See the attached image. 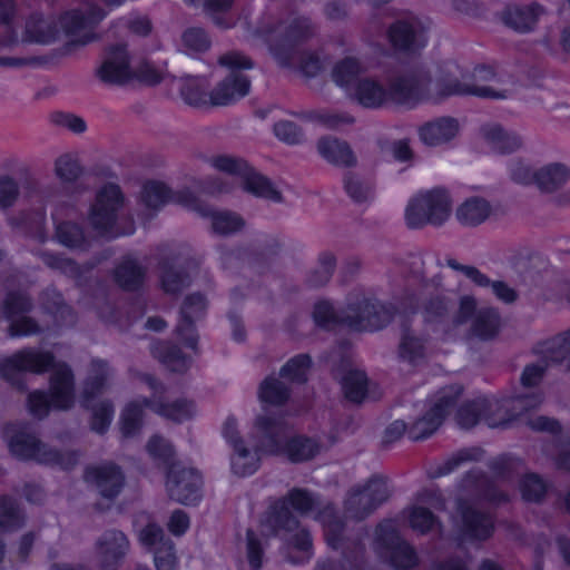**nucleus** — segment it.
<instances>
[{"label":"nucleus","mask_w":570,"mask_h":570,"mask_svg":"<svg viewBox=\"0 0 570 570\" xmlns=\"http://www.w3.org/2000/svg\"><path fill=\"white\" fill-rule=\"evenodd\" d=\"M458 75L459 67L451 63L434 79L424 71L395 77L389 85L376 78L363 77L347 98L366 109L387 106L414 108L425 102L439 104L454 95L505 99L512 92L510 80L489 67L475 68L469 82L459 81Z\"/></svg>","instance_id":"f257e3e1"},{"label":"nucleus","mask_w":570,"mask_h":570,"mask_svg":"<svg viewBox=\"0 0 570 570\" xmlns=\"http://www.w3.org/2000/svg\"><path fill=\"white\" fill-rule=\"evenodd\" d=\"M51 370L49 396L42 391L29 395L28 406L32 415L43 417L51 407L70 409L75 403L73 375L65 363L55 362L49 352L38 348H27L3 358L0 372L9 381L21 372L43 373Z\"/></svg>","instance_id":"f03ea898"},{"label":"nucleus","mask_w":570,"mask_h":570,"mask_svg":"<svg viewBox=\"0 0 570 570\" xmlns=\"http://www.w3.org/2000/svg\"><path fill=\"white\" fill-rule=\"evenodd\" d=\"M219 65L228 70V73L219 81L210 92L193 94L189 89L202 86V81L191 79L186 83L184 101L190 106H229L248 95L250 82L239 70L250 69L253 62L243 53L233 51L219 58Z\"/></svg>","instance_id":"7ed1b4c3"},{"label":"nucleus","mask_w":570,"mask_h":570,"mask_svg":"<svg viewBox=\"0 0 570 570\" xmlns=\"http://www.w3.org/2000/svg\"><path fill=\"white\" fill-rule=\"evenodd\" d=\"M313 320L317 326L324 328L345 323L354 331H376L390 322L391 313L376 299L362 296L350 303L342 316L330 302L320 301L314 306Z\"/></svg>","instance_id":"20e7f679"},{"label":"nucleus","mask_w":570,"mask_h":570,"mask_svg":"<svg viewBox=\"0 0 570 570\" xmlns=\"http://www.w3.org/2000/svg\"><path fill=\"white\" fill-rule=\"evenodd\" d=\"M542 402L538 393L530 395H520L512 400H497L494 397H481L476 401L462 404L456 412V421L462 428H472L480 420L490 428H498L510 423L514 415L509 413V409L530 410Z\"/></svg>","instance_id":"39448f33"},{"label":"nucleus","mask_w":570,"mask_h":570,"mask_svg":"<svg viewBox=\"0 0 570 570\" xmlns=\"http://www.w3.org/2000/svg\"><path fill=\"white\" fill-rule=\"evenodd\" d=\"M254 431L262 435V451L269 455H284L292 462H302L314 458L320 445L304 436H287V429L282 421L267 414L254 419Z\"/></svg>","instance_id":"423d86ee"},{"label":"nucleus","mask_w":570,"mask_h":570,"mask_svg":"<svg viewBox=\"0 0 570 570\" xmlns=\"http://www.w3.org/2000/svg\"><path fill=\"white\" fill-rule=\"evenodd\" d=\"M110 377L111 372L105 362L92 361L79 400L83 407L91 411L90 424L97 433H104L114 417L111 404L100 400Z\"/></svg>","instance_id":"0eeeda50"},{"label":"nucleus","mask_w":570,"mask_h":570,"mask_svg":"<svg viewBox=\"0 0 570 570\" xmlns=\"http://www.w3.org/2000/svg\"><path fill=\"white\" fill-rule=\"evenodd\" d=\"M4 435L11 453L20 459H32L63 470L71 469L78 462L76 452L70 450L60 452L40 443L35 435L26 431H17L10 426L6 429Z\"/></svg>","instance_id":"6e6552de"},{"label":"nucleus","mask_w":570,"mask_h":570,"mask_svg":"<svg viewBox=\"0 0 570 570\" xmlns=\"http://www.w3.org/2000/svg\"><path fill=\"white\" fill-rule=\"evenodd\" d=\"M210 166L225 173L243 185L244 189L257 197L273 202H279V190L263 175L255 171L248 164L230 155L214 156L209 160Z\"/></svg>","instance_id":"1a4fd4ad"},{"label":"nucleus","mask_w":570,"mask_h":570,"mask_svg":"<svg viewBox=\"0 0 570 570\" xmlns=\"http://www.w3.org/2000/svg\"><path fill=\"white\" fill-rule=\"evenodd\" d=\"M452 212L450 195L443 189H432L413 197L405 209V222L411 228L426 224L440 226Z\"/></svg>","instance_id":"9d476101"},{"label":"nucleus","mask_w":570,"mask_h":570,"mask_svg":"<svg viewBox=\"0 0 570 570\" xmlns=\"http://www.w3.org/2000/svg\"><path fill=\"white\" fill-rule=\"evenodd\" d=\"M222 434L225 441L233 448L230 458L233 472L240 476L250 475L256 472L261 454L266 453L262 451L263 438L254 431V423L248 434L249 441L255 444L254 451L247 449L244 440L240 438L238 420L235 416L226 417L222 426Z\"/></svg>","instance_id":"9b49d317"},{"label":"nucleus","mask_w":570,"mask_h":570,"mask_svg":"<svg viewBox=\"0 0 570 570\" xmlns=\"http://www.w3.org/2000/svg\"><path fill=\"white\" fill-rule=\"evenodd\" d=\"M124 203L125 198L118 185L111 183L104 185L90 206L88 224L101 236L121 235L122 233L116 228V223Z\"/></svg>","instance_id":"f8f14e48"},{"label":"nucleus","mask_w":570,"mask_h":570,"mask_svg":"<svg viewBox=\"0 0 570 570\" xmlns=\"http://www.w3.org/2000/svg\"><path fill=\"white\" fill-rule=\"evenodd\" d=\"M461 392L460 385H451L442 389L433 399L422 404L417 417L410 423L409 436L420 440L433 434L454 406Z\"/></svg>","instance_id":"ddd939ff"},{"label":"nucleus","mask_w":570,"mask_h":570,"mask_svg":"<svg viewBox=\"0 0 570 570\" xmlns=\"http://www.w3.org/2000/svg\"><path fill=\"white\" fill-rule=\"evenodd\" d=\"M165 485L170 499L178 503L195 504L202 498L203 479L194 468L179 463L171 465Z\"/></svg>","instance_id":"4468645a"},{"label":"nucleus","mask_w":570,"mask_h":570,"mask_svg":"<svg viewBox=\"0 0 570 570\" xmlns=\"http://www.w3.org/2000/svg\"><path fill=\"white\" fill-rule=\"evenodd\" d=\"M390 494L386 480L373 478L365 485L354 488L346 501V513L353 518H364L383 503Z\"/></svg>","instance_id":"2eb2a0df"},{"label":"nucleus","mask_w":570,"mask_h":570,"mask_svg":"<svg viewBox=\"0 0 570 570\" xmlns=\"http://www.w3.org/2000/svg\"><path fill=\"white\" fill-rule=\"evenodd\" d=\"M135 62L136 56H131L126 47L118 46L106 53L97 75L104 82L125 85L135 78Z\"/></svg>","instance_id":"dca6fc26"},{"label":"nucleus","mask_w":570,"mask_h":570,"mask_svg":"<svg viewBox=\"0 0 570 570\" xmlns=\"http://www.w3.org/2000/svg\"><path fill=\"white\" fill-rule=\"evenodd\" d=\"M106 12L89 2L82 4L81 9L67 12L61 18V27L72 38V42L77 45H86L92 40L91 28L99 22Z\"/></svg>","instance_id":"f3484780"},{"label":"nucleus","mask_w":570,"mask_h":570,"mask_svg":"<svg viewBox=\"0 0 570 570\" xmlns=\"http://www.w3.org/2000/svg\"><path fill=\"white\" fill-rule=\"evenodd\" d=\"M429 29L428 20L410 17L399 20L390 27L389 40L399 50H412L426 43Z\"/></svg>","instance_id":"a211bd4d"},{"label":"nucleus","mask_w":570,"mask_h":570,"mask_svg":"<svg viewBox=\"0 0 570 570\" xmlns=\"http://www.w3.org/2000/svg\"><path fill=\"white\" fill-rule=\"evenodd\" d=\"M453 523L462 539H485L491 534L493 528L492 519L469 502L458 504Z\"/></svg>","instance_id":"6ab92c4d"},{"label":"nucleus","mask_w":570,"mask_h":570,"mask_svg":"<svg viewBox=\"0 0 570 570\" xmlns=\"http://www.w3.org/2000/svg\"><path fill=\"white\" fill-rule=\"evenodd\" d=\"M146 383L153 391V396L150 400H144V405L150 407L155 413L176 422H183L196 415L197 410L194 402L184 399L170 403L164 402L163 386L150 376H146Z\"/></svg>","instance_id":"aec40b11"},{"label":"nucleus","mask_w":570,"mask_h":570,"mask_svg":"<svg viewBox=\"0 0 570 570\" xmlns=\"http://www.w3.org/2000/svg\"><path fill=\"white\" fill-rule=\"evenodd\" d=\"M139 541L147 548L154 549V562L157 570H175L176 556L174 544L165 539L163 529L155 523H147L139 530Z\"/></svg>","instance_id":"412c9836"},{"label":"nucleus","mask_w":570,"mask_h":570,"mask_svg":"<svg viewBox=\"0 0 570 570\" xmlns=\"http://www.w3.org/2000/svg\"><path fill=\"white\" fill-rule=\"evenodd\" d=\"M207 308V299L200 294H193L185 298L180 320L177 326V337L185 342V347L196 352L197 335L193 323L200 318Z\"/></svg>","instance_id":"4be33fe9"},{"label":"nucleus","mask_w":570,"mask_h":570,"mask_svg":"<svg viewBox=\"0 0 570 570\" xmlns=\"http://www.w3.org/2000/svg\"><path fill=\"white\" fill-rule=\"evenodd\" d=\"M174 200L184 205L185 207L198 210L204 216L210 217L212 228L215 233L220 235H228L238 232L244 226V220L235 213L227 210L205 212L202 210L197 204L195 196L185 190L174 195Z\"/></svg>","instance_id":"5701e85b"},{"label":"nucleus","mask_w":570,"mask_h":570,"mask_svg":"<svg viewBox=\"0 0 570 570\" xmlns=\"http://www.w3.org/2000/svg\"><path fill=\"white\" fill-rule=\"evenodd\" d=\"M380 540H382L387 550L390 551V559L393 567L397 570H409L413 568L416 562V556L413 549L400 539L394 531L392 522L380 524L377 529Z\"/></svg>","instance_id":"b1692460"},{"label":"nucleus","mask_w":570,"mask_h":570,"mask_svg":"<svg viewBox=\"0 0 570 570\" xmlns=\"http://www.w3.org/2000/svg\"><path fill=\"white\" fill-rule=\"evenodd\" d=\"M273 521L276 523V533L279 534L284 531L283 538L288 541L289 549L297 550L302 553L299 558H293L289 556L292 562H301L311 557V538L309 534L304 530L299 529L295 518H293L288 511L278 512L274 517Z\"/></svg>","instance_id":"393cba45"},{"label":"nucleus","mask_w":570,"mask_h":570,"mask_svg":"<svg viewBox=\"0 0 570 570\" xmlns=\"http://www.w3.org/2000/svg\"><path fill=\"white\" fill-rule=\"evenodd\" d=\"M481 138L484 146L497 155L512 154L523 146V139L518 132L495 122L482 126Z\"/></svg>","instance_id":"a878e982"},{"label":"nucleus","mask_w":570,"mask_h":570,"mask_svg":"<svg viewBox=\"0 0 570 570\" xmlns=\"http://www.w3.org/2000/svg\"><path fill=\"white\" fill-rule=\"evenodd\" d=\"M29 307L30 302L22 294L11 293L4 299L2 313L10 323L11 335H30L37 332L33 321L23 315Z\"/></svg>","instance_id":"bb28decb"},{"label":"nucleus","mask_w":570,"mask_h":570,"mask_svg":"<svg viewBox=\"0 0 570 570\" xmlns=\"http://www.w3.org/2000/svg\"><path fill=\"white\" fill-rule=\"evenodd\" d=\"M278 35V30L268 29L258 30L255 36L258 39H262L263 42L269 45L272 53L279 61V63L289 66L293 65L296 60H298L299 70L303 72V75H305L306 77L316 76L322 69V62L320 58L313 53L298 55L297 52H291L288 56H283L281 50H278L276 47L272 45V42L277 39Z\"/></svg>","instance_id":"cd10ccee"},{"label":"nucleus","mask_w":570,"mask_h":570,"mask_svg":"<svg viewBox=\"0 0 570 570\" xmlns=\"http://www.w3.org/2000/svg\"><path fill=\"white\" fill-rule=\"evenodd\" d=\"M425 505L439 510L443 505L440 493L435 491H426L422 493L420 495V503L414 504L406 511V518L410 527L421 533L430 531L435 524V518Z\"/></svg>","instance_id":"c85d7f7f"},{"label":"nucleus","mask_w":570,"mask_h":570,"mask_svg":"<svg viewBox=\"0 0 570 570\" xmlns=\"http://www.w3.org/2000/svg\"><path fill=\"white\" fill-rule=\"evenodd\" d=\"M460 131V125L452 117H440L425 122L419 129V136L423 144L438 147L453 140Z\"/></svg>","instance_id":"c756f323"},{"label":"nucleus","mask_w":570,"mask_h":570,"mask_svg":"<svg viewBox=\"0 0 570 570\" xmlns=\"http://www.w3.org/2000/svg\"><path fill=\"white\" fill-rule=\"evenodd\" d=\"M85 479L94 484L106 498L117 495L122 487L124 478L119 469L114 464H102L87 469Z\"/></svg>","instance_id":"7c9ffc66"},{"label":"nucleus","mask_w":570,"mask_h":570,"mask_svg":"<svg viewBox=\"0 0 570 570\" xmlns=\"http://www.w3.org/2000/svg\"><path fill=\"white\" fill-rule=\"evenodd\" d=\"M365 71L366 68L358 58L347 56L334 63L331 79L347 97Z\"/></svg>","instance_id":"2f4dec72"},{"label":"nucleus","mask_w":570,"mask_h":570,"mask_svg":"<svg viewBox=\"0 0 570 570\" xmlns=\"http://www.w3.org/2000/svg\"><path fill=\"white\" fill-rule=\"evenodd\" d=\"M540 14L541 10L537 4H509L501 12V20L518 32H528L534 28Z\"/></svg>","instance_id":"473e14b6"},{"label":"nucleus","mask_w":570,"mask_h":570,"mask_svg":"<svg viewBox=\"0 0 570 570\" xmlns=\"http://www.w3.org/2000/svg\"><path fill=\"white\" fill-rule=\"evenodd\" d=\"M493 213L492 205L482 197H469L459 205L456 219L464 226H478L484 223Z\"/></svg>","instance_id":"72a5a7b5"},{"label":"nucleus","mask_w":570,"mask_h":570,"mask_svg":"<svg viewBox=\"0 0 570 570\" xmlns=\"http://www.w3.org/2000/svg\"><path fill=\"white\" fill-rule=\"evenodd\" d=\"M570 178V169L561 163H550L535 171L534 185L543 193H553L561 188Z\"/></svg>","instance_id":"f704fd0d"},{"label":"nucleus","mask_w":570,"mask_h":570,"mask_svg":"<svg viewBox=\"0 0 570 570\" xmlns=\"http://www.w3.org/2000/svg\"><path fill=\"white\" fill-rule=\"evenodd\" d=\"M448 266L454 271H460L469 279L479 286H491L493 294L505 303H511L515 299L517 294L513 288L509 287L502 282H490L483 274L472 266H464L454 259L448 261Z\"/></svg>","instance_id":"c9c22d12"},{"label":"nucleus","mask_w":570,"mask_h":570,"mask_svg":"<svg viewBox=\"0 0 570 570\" xmlns=\"http://www.w3.org/2000/svg\"><path fill=\"white\" fill-rule=\"evenodd\" d=\"M257 397L263 410L278 407L289 399V390L275 376H267L258 386Z\"/></svg>","instance_id":"e433bc0d"},{"label":"nucleus","mask_w":570,"mask_h":570,"mask_svg":"<svg viewBox=\"0 0 570 570\" xmlns=\"http://www.w3.org/2000/svg\"><path fill=\"white\" fill-rule=\"evenodd\" d=\"M430 351L426 340L412 330H406L400 343V357L411 364L424 360Z\"/></svg>","instance_id":"4c0bfd02"},{"label":"nucleus","mask_w":570,"mask_h":570,"mask_svg":"<svg viewBox=\"0 0 570 570\" xmlns=\"http://www.w3.org/2000/svg\"><path fill=\"white\" fill-rule=\"evenodd\" d=\"M128 550V541L124 533L110 531L98 541L97 551L105 562H112L121 558Z\"/></svg>","instance_id":"58836bf2"},{"label":"nucleus","mask_w":570,"mask_h":570,"mask_svg":"<svg viewBox=\"0 0 570 570\" xmlns=\"http://www.w3.org/2000/svg\"><path fill=\"white\" fill-rule=\"evenodd\" d=\"M317 149L323 158L335 165L347 166L354 161V156L350 147L335 138L321 139Z\"/></svg>","instance_id":"ea45409f"},{"label":"nucleus","mask_w":570,"mask_h":570,"mask_svg":"<svg viewBox=\"0 0 570 570\" xmlns=\"http://www.w3.org/2000/svg\"><path fill=\"white\" fill-rule=\"evenodd\" d=\"M153 353L173 372L185 371L188 368L191 360L190 353L183 354L179 348H168L163 344L155 346Z\"/></svg>","instance_id":"a19ab883"},{"label":"nucleus","mask_w":570,"mask_h":570,"mask_svg":"<svg viewBox=\"0 0 570 570\" xmlns=\"http://www.w3.org/2000/svg\"><path fill=\"white\" fill-rule=\"evenodd\" d=\"M312 360L307 354H299L289 358L281 368V377L291 382L303 383L307 380Z\"/></svg>","instance_id":"79ce46f5"},{"label":"nucleus","mask_w":570,"mask_h":570,"mask_svg":"<svg viewBox=\"0 0 570 570\" xmlns=\"http://www.w3.org/2000/svg\"><path fill=\"white\" fill-rule=\"evenodd\" d=\"M500 327V317L492 308H480L473 318V331L482 338L493 336Z\"/></svg>","instance_id":"37998d69"},{"label":"nucleus","mask_w":570,"mask_h":570,"mask_svg":"<svg viewBox=\"0 0 570 570\" xmlns=\"http://www.w3.org/2000/svg\"><path fill=\"white\" fill-rule=\"evenodd\" d=\"M345 396L352 402H362L367 392V380L361 371H350L342 381Z\"/></svg>","instance_id":"c03bdc74"},{"label":"nucleus","mask_w":570,"mask_h":570,"mask_svg":"<svg viewBox=\"0 0 570 570\" xmlns=\"http://www.w3.org/2000/svg\"><path fill=\"white\" fill-rule=\"evenodd\" d=\"M115 278L122 288L135 289L142 281V271L135 261L126 259L117 267Z\"/></svg>","instance_id":"a18cd8bd"},{"label":"nucleus","mask_w":570,"mask_h":570,"mask_svg":"<svg viewBox=\"0 0 570 570\" xmlns=\"http://www.w3.org/2000/svg\"><path fill=\"white\" fill-rule=\"evenodd\" d=\"M142 406L136 402L128 403L120 417V431L124 436H134L142 425Z\"/></svg>","instance_id":"49530a36"},{"label":"nucleus","mask_w":570,"mask_h":570,"mask_svg":"<svg viewBox=\"0 0 570 570\" xmlns=\"http://www.w3.org/2000/svg\"><path fill=\"white\" fill-rule=\"evenodd\" d=\"M541 353L552 361H570V331L542 343Z\"/></svg>","instance_id":"de8ad7c7"},{"label":"nucleus","mask_w":570,"mask_h":570,"mask_svg":"<svg viewBox=\"0 0 570 570\" xmlns=\"http://www.w3.org/2000/svg\"><path fill=\"white\" fill-rule=\"evenodd\" d=\"M169 190L164 183L148 181L144 185L141 200L149 209H158L169 199Z\"/></svg>","instance_id":"09e8293b"},{"label":"nucleus","mask_w":570,"mask_h":570,"mask_svg":"<svg viewBox=\"0 0 570 570\" xmlns=\"http://www.w3.org/2000/svg\"><path fill=\"white\" fill-rule=\"evenodd\" d=\"M53 220L57 222V214L52 215ZM56 238L66 247L79 248L85 243L82 232L79 227L71 223H56Z\"/></svg>","instance_id":"8fccbe9b"},{"label":"nucleus","mask_w":570,"mask_h":570,"mask_svg":"<svg viewBox=\"0 0 570 570\" xmlns=\"http://www.w3.org/2000/svg\"><path fill=\"white\" fill-rule=\"evenodd\" d=\"M55 173L60 180L72 183L81 175V166L76 156L65 154L56 159Z\"/></svg>","instance_id":"3c124183"},{"label":"nucleus","mask_w":570,"mask_h":570,"mask_svg":"<svg viewBox=\"0 0 570 570\" xmlns=\"http://www.w3.org/2000/svg\"><path fill=\"white\" fill-rule=\"evenodd\" d=\"M181 46L186 53L206 51L210 46L207 33L200 28H189L181 36Z\"/></svg>","instance_id":"603ef678"},{"label":"nucleus","mask_w":570,"mask_h":570,"mask_svg":"<svg viewBox=\"0 0 570 570\" xmlns=\"http://www.w3.org/2000/svg\"><path fill=\"white\" fill-rule=\"evenodd\" d=\"M335 257L331 253H323L318 257L316 267L308 276L312 286H321L328 282L335 268Z\"/></svg>","instance_id":"864d4df0"},{"label":"nucleus","mask_w":570,"mask_h":570,"mask_svg":"<svg viewBox=\"0 0 570 570\" xmlns=\"http://www.w3.org/2000/svg\"><path fill=\"white\" fill-rule=\"evenodd\" d=\"M535 171L530 161L524 158H514L508 164L509 177L521 185H534Z\"/></svg>","instance_id":"5fc2aeb1"},{"label":"nucleus","mask_w":570,"mask_h":570,"mask_svg":"<svg viewBox=\"0 0 570 570\" xmlns=\"http://www.w3.org/2000/svg\"><path fill=\"white\" fill-rule=\"evenodd\" d=\"M53 38V32L42 19H32L26 26L24 41L48 43Z\"/></svg>","instance_id":"6e6d98bb"},{"label":"nucleus","mask_w":570,"mask_h":570,"mask_svg":"<svg viewBox=\"0 0 570 570\" xmlns=\"http://www.w3.org/2000/svg\"><path fill=\"white\" fill-rule=\"evenodd\" d=\"M320 519L324 525L325 538L332 548L338 547V535L342 531V524L334 515L333 509L327 507L320 515Z\"/></svg>","instance_id":"4d7b16f0"},{"label":"nucleus","mask_w":570,"mask_h":570,"mask_svg":"<svg viewBox=\"0 0 570 570\" xmlns=\"http://www.w3.org/2000/svg\"><path fill=\"white\" fill-rule=\"evenodd\" d=\"M313 119L327 129H338L354 122L353 116L346 112L316 111Z\"/></svg>","instance_id":"13d9d810"},{"label":"nucleus","mask_w":570,"mask_h":570,"mask_svg":"<svg viewBox=\"0 0 570 570\" xmlns=\"http://www.w3.org/2000/svg\"><path fill=\"white\" fill-rule=\"evenodd\" d=\"M345 190L355 202H364L372 195V187L361 177L355 175L346 176L344 180Z\"/></svg>","instance_id":"bf43d9fd"},{"label":"nucleus","mask_w":570,"mask_h":570,"mask_svg":"<svg viewBox=\"0 0 570 570\" xmlns=\"http://www.w3.org/2000/svg\"><path fill=\"white\" fill-rule=\"evenodd\" d=\"M520 490L524 500L538 501L546 492V484L539 476L528 474L521 481Z\"/></svg>","instance_id":"052dcab7"},{"label":"nucleus","mask_w":570,"mask_h":570,"mask_svg":"<svg viewBox=\"0 0 570 570\" xmlns=\"http://www.w3.org/2000/svg\"><path fill=\"white\" fill-rule=\"evenodd\" d=\"M135 69L137 70L134 80L155 85L161 80V72L150 62L136 57Z\"/></svg>","instance_id":"680f3d73"},{"label":"nucleus","mask_w":570,"mask_h":570,"mask_svg":"<svg viewBox=\"0 0 570 570\" xmlns=\"http://www.w3.org/2000/svg\"><path fill=\"white\" fill-rule=\"evenodd\" d=\"M541 348H542V345L539 348V353L544 358V362H540L537 364H530V365L525 366V368L523 370L522 375H521V383L524 387H531V386L537 385L541 381L543 372L548 365L547 361L549 360V361L553 362L550 357H547L541 353Z\"/></svg>","instance_id":"e2e57ef3"},{"label":"nucleus","mask_w":570,"mask_h":570,"mask_svg":"<svg viewBox=\"0 0 570 570\" xmlns=\"http://www.w3.org/2000/svg\"><path fill=\"white\" fill-rule=\"evenodd\" d=\"M147 452L153 459L167 462L171 458L174 451L167 440L158 435H154L147 443Z\"/></svg>","instance_id":"0e129e2a"},{"label":"nucleus","mask_w":570,"mask_h":570,"mask_svg":"<svg viewBox=\"0 0 570 570\" xmlns=\"http://www.w3.org/2000/svg\"><path fill=\"white\" fill-rule=\"evenodd\" d=\"M274 132L277 138L287 142V144H298L303 134L301 129L292 121L282 120L275 124Z\"/></svg>","instance_id":"69168bd1"},{"label":"nucleus","mask_w":570,"mask_h":570,"mask_svg":"<svg viewBox=\"0 0 570 570\" xmlns=\"http://www.w3.org/2000/svg\"><path fill=\"white\" fill-rule=\"evenodd\" d=\"M21 517L14 504L8 499H0V525L12 529L20 524Z\"/></svg>","instance_id":"338daca9"},{"label":"nucleus","mask_w":570,"mask_h":570,"mask_svg":"<svg viewBox=\"0 0 570 570\" xmlns=\"http://www.w3.org/2000/svg\"><path fill=\"white\" fill-rule=\"evenodd\" d=\"M288 505L301 513L307 512L314 504L313 498L305 491L293 490L287 498Z\"/></svg>","instance_id":"774afa93"}]
</instances>
